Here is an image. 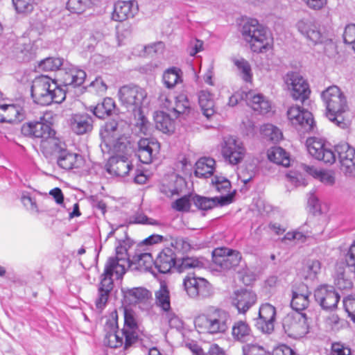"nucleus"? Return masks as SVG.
Returning a JSON list of instances; mask_svg holds the SVG:
<instances>
[{"instance_id": "nucleus-47", "label": "nucleus", "mask_w": 355, "mask_h": 355, "mask_svg": "<svg viewBox=\"0 0 355 355\" xmlns=\"http://www.w3.org/2000/svg\"><path fill=\"white\" fill-rule=\"evenodd\" d=\"M65 63L64 60L61 58L49 57L41 60L38 64V68L40 70L44 71L59 70L60 74L61 69L64 67Z\"/></svg>"}, {"instance_id": "nucleus-37", "label": "nucleus", "mask_w": 355, "mask_h": 355, "mask_svg": "<svg viewBox=\"0 0 355 355\" xmlns=\"http://www.w3.org/2000/svg\"><path fill=\"white\" fill-rule=\"evenodd\" d=\"M309 290H295L293 291L291 306L295 312H301L304 310L309 304Z\"/></svg>"}, {"instance_id": "nucleus-22", "label": "nucleus", "mask_w": 355, "mask_h": 355, "mask_svg": "<svg viewBox=\"0 0 355 355\" xmlns=\"http://www.w3.org/2000/svg\"><path fill=\"white\" fill-rule=\"evenodd\" d=\"M257 302V295L252 290H237L232 298V304L239 313H245Z\"/></svg>"}, {"instance_id": "nucleus-9", "label": "nucleus", "mask_w": 355, "mask_h": 355, "mask_svg": "<svg viewBox=\"0 0 355 355\" xmlns=\"http://www.w3.org/2000/svg\"><path fill=\"white\" fill-rule=\"evenodd\" d=\"M241 260L239 251L227 248H218L212 252L214 269L220 272L229 271L236 267Z\"/></svg>"}, {"instance_id": "nucleus-1", "label": "nucleus", "mask_w": 355, "mask_h": 355, "mask_svg": "<svg viewBox=\"0 0 355 355\" xmlns=\"http://www.w3.org/2000/svg\"><path fill=\"white\" fill-rule=\"evenodd\" d=\"M130 248L128 241H119L116 246V256L110 257L102 275L99 288H112L114 280H119L125 272L129 261L128 254Z\"/></svg>"}, {"instance_id": "nucleus-13", "label": "nucleus", "mask_w": 355, "mask_h": 355, "mask_svg": "<svg viewBox=\"0 0 355 355\" xmlns=\"http://www.w3.org/2000/svg\"><path fill=\"white\" fill-rule=\"evenodd\" d=\"M306 145L309 153L315 159L329 164L336 162V155L334 147L323 139L310 137L307 139Z\"/></svg>"}, {"instance_id": "nucleus-62", "label": "nucleus", "mask_w": 355, "mask_h": 355, "mask_svg": "<svg viewBox=\"0 0 355 355\" xmlns=\"http://www.w3.org/2000/svg\"><path fill=\"white\" fill-rule=\"evenodd\" d=\"M330 355H355L347 346L340 343H335L331 345Z\"/></svg>"}, {"instance_id": "nucleus-46", "label": "nucleus", "mask_w": 355, "mask_h": 355, "mask_svg": "<svg viewBox=\"0 0 355 355\" xmlns=\"http://www.w3.org/2000/svg\"><path fill=\"white\" fill-rule=\"evenodd\" d=\"M321 268L320 262L318 260L308 261L302 269V276L306 281L313 282L317 278Z\"/></svg>"}, {"instance_id": "nucleus-53", "label": "nucleus", "mask_w": 355, "mask_h": 355, "mask_svg": "<svg viewBox=\"0 0 355 355\" xmlns=\"http://www.w3.org/2000/svg\"><path fill=\"white\" fill-rule=\"evenodd\" d=\"M233 62L240 71L243 80L247 83L251 82L252 79V73L249 62L243 58H234Z\"/></svg>"}, {"instance_id": "nucleus-42", "label": "nucleus", "mask_w": 355, "mask_h": 355, "mask_svg": "<svg viewBox=\"0 0 355 355\" xmlns=\"http://www.w3.org/2000/svg\"><path fill=\"white\" fill-rule=\"evenodd\" d=\"M155 127L164 133H171L174 130V121L168 114L164 112H157L154 116Z\"/></svg>"}, {"instance_id": "nucleus-54", "label": "nucleus", "mask_w": 355, "mask_h": 355, "mask_svg": "<svg viewBox=\"0 0 355 355\" xmlns=\"http://www.w3.org/2000/svg\"><path fill=\"white\" fill-rule=\"evenodd\" d=\"M261 131L264 137L274 142L279 141L282 137L281 130L272 124L264 125Z\"/></svg>"}, {"instance_id": "nucleus-7", "label": "nucleus", "mask_w": 355, "mask_h": 355, "mask_svg": "<svg viewBox=\"0 0 355 355\" xmlns=\"http://www.w3.org/2000/svg\"><path fill=\"white\" fill-rule=\"evenodd\" d=\"M295 27L300 35L313 45L322 44L326 39L320 23L314 17L301 18L297 21Z\"/></svg>"}, {"instance_id": "nucleus-3", "label": "nucleus", "mask_w": 355, "mask_h": 355, "mask_svg": "<svg viewBox=\"0 0 355 355\" xmlns=\"http://www.w3.org/2000/svg\"><path fill=\"white\" fill-rule=\"evenodd\" d=\"M31 96L35 103L44 106L62 103L66 98V92L54 79L40 76L33 81Z\"/></svg>"}, {"instance_id": "nucleus-29", "label": "nucleus", "mask_w": 355, "mask_h": 355, "mask_svg": "<svg viewBox=\"0 0 355 355\" xmlns=\"http://www.w3.org/2000/svg\"><path fill=\"white\" fill-rule=\"evenodd\" d=\"M57 163L60 168L71 170L80 168L83 163V159L81 155L69 152L64 148L58 155Z\"/></svg>"}, {"instance_id": "nucleus-25", "label": "nucleus", "mask_w": 355, "mask_h": 355, "mask_svg": "<svg viewBox=\"0 0 355 355\" xmlns=\"http://www.w3.org/2000/svg\"><path fill=\"white\" fill-rule=\"evenodd\" d=\"M21 132L25 136L40 138L43 140L51 134H54V130L51 129L49 124L34 121L24 124L21 128Z\"/></svg>"}, {"instance_id": "nucleus-2", "label": "nucleus", "mask_w": 355, "mask_h": 355, "mask_svg": "<svg viewBox=\"0 0 355 355\" xmlns=\"http://www.w3.org/2000/svg\"><path fill=\"white\" fill-rule=\"evenodd\" d=\"M321 98L326 106V116L329 121L340 128H346L349 121L345 119L343 114L348 110L347 99L340 89L332 85L321 94Z\"/></svg>"}, {"instance_id": "nucleus-14", "label": "nucleus", "mask_w": 355, "mask_h": 355, "mask_svg": "<svg viewBox=\"0 0 355 355\" xmlns=\"http://www.w3.org/2000/svg\"><path fill=\"white\" fill-rule=\"evenodd\" d=\"M340 170L346 175H355V149L346 142H340L334 147Z\"/></svg>"}, {"instance_id": "nucleus-57", "label": "nucleus", "mask_w": 355, "mask_h": 355, "mask_svg": "<svg viewBox=\"0 0 355 355\" xmlns=\"http://www.w3.org/2000/svg\"><path fill=\"white\" fill-rule=\"evenodd\" d=\"M110 290H98L96 299L94 300L96 309L101 312L106 306L110 297Z\"/></svg>"}, {"instance_id": "nucleus-49", "label": "nucleus", "mask_w": 355, "mask_h": 355, "mask_svg": "<svg viewBox=\"0 0 355 355\" xmlns=\"http://www.w3.org/2000/svg\"><path fill=\"white\" fill-rule=\"evenodd\" d=\"M114 107V103L111 98H106L101 103L97 104L95 107L91 108L94 114L99 118L104 119L109 116Z\"/></svg>"}, {"instance_id": "nucleus-40", "label": "nucleus", "mask_w": 355, "mask_h": 355, "mask_svg": "<svg viewBox=\"0 0 355 355\" xmlns=\"http://www.w3.org/2000/svg\"><path fill=\"white\" fill-rule=\"evenodd\" d=\"M232 335L234 340L245 343L251 337V329L245 321H236L232 328Z\"/></svg>"}, {"instance_id": "nucleus-10", "label": "nucleus", "mask_w": 355, "mask_h": 355, "mask_svg": "<svg viewBox=\"0 0 355 355\" xmlns=\"http://www.w3.org/2000/svg\"><path fill=\"white\" fill-rule=\"evenodd\" d=\"M282 326L285 333L291 338L298 339L309 332V325L305 313L292 312L283 319Z\"/></svg>"}, {"instance_id": "nucleus-58", "label": "nucleus", "mask_w": 355, "mask_h": 355, "mask_svg": "<svg viewBox=\"0 0 355 355\" xmlns=\"http://www.w3.org/2000/svg\"><path fill=\"white\" fill-rule=\"evenodd\" d=\"M192 351L196 355H225V350L217 344H211L207 353H204L202 349L197 345L193 346Z\"/></svg>"}, {"instance_id": "nucleus-50", "label": "nucleus", "mask_w": 355, "mask_h": 355, "mask_svg": "<svg viewBox=\"0 0 355 355\" xmlns=\"http://www.w3.org/2000/svg\"><path fill=\"white\" fill-rule=\"evenodd\" d=\"M214 188L220 193L221 196L231 195L234 197V193H230L231 184L230 182L223 176L216 175L211 181Z\"/></svg>"}, {"instance_id": "nucleus-5", "label": "nucleus", "mask_w": 355, "mask_h": 355, "mask_svg": "<svg viewBox=\"0 0 355 355\" xmlns=\"http://www.w3.org/2000/svg\"><path fill=\"white\" fill-rule=\"evenodd\" d=\"M241 33L253 52L266 53L273 47L272 35L257 19L247 21L242 27Z\"/></svg>"}, {"instance_id": "nucleus-19", "label": "nucleus", "mask_w": 355, "mask_h": 355, "mask_svg": "<svg viewBox=\"0 0 355 355\" xmlns=\"http://www.w3.org/2000/svg\"><path fill=\"white\" fill-rule=\"evenodd\" d=\"M139 11V6L136 1H119L114 5L112 19L116 21H124L133 18Z\"/></svg>"}, {"instance_id": "nucleus-59", "label": "nucleus", "mask_w": 355, "mask_h": 355, "mask_svg": "<svg viewBox=\"0 0 355 355\" xmlns=\"http://www.w3.org/2000/svg\"><path fill=\"white\" fill-rule=\"evenodd\" d=\"M243 355H271L257 344H248L243 346Z\"/></svg>"}, {"instance_id": "nucleus-24", "label": "nucleus", "mask_w": 355, "mask_h": 355, "mask_svg": "<svg viewBox=\"0 0 355 355\" xmlns=\"http://www.w3.org/2000/svg\"><path fill=\"white\" fill-rule=\"evenodd\" d=\"M245 102L254 111L265 114L271 110L270 101L262 94L250 90L245 95Z\"/></svg>"}, {"instance_id": "nucleus-30", "label": "nucleus", "mask_w": 355, "mask_h": 355, "mask_svg": "<svg viewBox=\"0 0 355 355\" xmlns=\"http://www.w3.org/2000/svg\"><path fill=\"white\" fill-rule=\"evenodd\" d=\"M314 297L323 309L335 308L340 300L336 290H315Z\"/></svg>"}, {"instance_id": "nucleus-44", "label": "nucleus", "mask_w": 355, "mask_h": 355, "mask_svg": "<svg viewBox=\"0 0 355 355\" xmlns=\"http://www.w3.org/2000/svg\"><path fill=\"white\" fill-rule=\"evenodd\" d=\"M98 0H68L67 8L73 13L82 14L97 5Z\"/></svg>"}, {"instance_id": "nucleus-17", "label": "nucleus", "mask_w": 355, "mask_h": 355, "mask_svg": "<svg viewBox=\"0 0 355 355\" xmlns=\"http://www.w3.org/2000/svg\"><path fill=\"white\" fill-rule=\"evenodd\" d=\"M275 318V307L269 303L263 304L259 308L255 326L261 332L270 334L274 330Z\"/></svg>"}, {"instance_id": "nucleus-45", "label": "nucleus", "mask_w": 355, "mask_h": 355, "mask_svg": "<svg viewBox=\"0 0 355 355\" xmlns=\"http://www.w3.org/2000/svg\"><path fill=\"white\" fill-rule=\"evenodd\" d=\"M306 171L326 185L331 186L335 183V177L331 171H322L314 166H306Z\"/></svg>"}, {"instance_id": "nucleus-56", "label": "nucleus", "mask_w": 355, "mask_h": 355, "mask_svg": "<svg viewBox=\"0 0 355 355\" xmlns=\"http://www.w3.org/2000/svg\"><path fill=\"white\" fill-rule=\"evenodd\" d=\"M12 3L17 12L26 14L33 11L35 0H12Z\"/></svg>"}, {"instance_id": "nucleus-27", "label": "nucleus", "mask_w": 355, "mask_h": 355, "mask_svg": "<svg viewBox=\"0 0 355 355\" xmlns=\"http://www.w3.org/2000/svg\"><path fill=\"white\" fill-rule=\"evenodd\" d=\"M194 205L201 210L211 209L218 205H224L232 202V196L227 195L225 196L207 198L200 196H196L193 198Z\"/></svg>"}, {"instance_id": "nucleus-35", "label": "nucleus", "mask_w": 355, "mask_h": 355, "mask_svg": "<svg viewBox=\"0 0 355 355\" xmlns=\"http://www.w3.org/2000/svg\"><path fill=\"white\" fill-rule=\"evenodd\" d=\"M216 162L211 157H201L196 163L195 175L200 178H207L211 176L215 170Z\"/></svg>"}, {"instance_id": "nucleus-48", "label": "nucleus", "mask_w": 355, "mask_h": 355, "mask_svg": "<svg viewBox=\"0 0 355 355\" xmlns=\"http://www.w3.org/2000/svg\"><path fill=\"white\" fill-rule=\"evenodd\" d=\"M164 49V44L162 42H157L146 46L138 45L135 49L134 54L138 56L153 55L162 53Z\"/></svg>"}, {"instance_id": "nucleus-16", "label": "nucleus", "mask_w": 355, "mask_h": 355, "mask_svg": "<svg viewBox=\"0 0 355 355\" xmlns=\"http://www.w3.org/2000/svg\"><path fill=\"white\" fill-rule=\"evenodd\" d=\"M291 123L300 130L308 132L313 129L314 120L312 114L300 106H291L287 111Z\"/></svg>"}, {"instance_id": "nucleus-34", "label": "nucleus", "mask_w": 355, "mask_h": 355, "mask_svg": "<svg viewBox=\"0 0 355 355\" xmlns=\"http://www.w3.org/2000/svg\"><path fill=\"white\" fill-rule=\"evenodd\" d=\"M156 304L164 311L166 312V316L170 325L178 321V318L170 312L171 301L169 290H158L155 293Z\"/></svg>"}, {"instance_id": "nucleus-12", "label": "nucleus", "mask_w": 355, "mask_h": 355, "mask_svg": "<svg viewBox=\"0 0 355 355\" xmlns=\"http://www.w3.org/2000/svg\"><path fill=\"white\" fill-rule=\"evenodd\" d=\"M221 153L226 162L231 165L241 163L246 154V149L243 142L234 137L223 138L221 144Z\"/></svg>"}, {"instance_id": "nucleus-61", "label": "nucleus", "mask_w": 355, "mask_h": 355, "mask_svg": "<svg viewBox=\"0 0 355 355\" xmlns=\"http://www.w3.org/2000/svg\"><path fill=\"white\" fill-rule=\"evenodd\" d=\"M191 207L190 196H184L176 200L173 204L172 207L179 211H188Z\"/></svg>"}, {"instance_id": "nucleus-4", "label": "nucleus", "mask_w": 355, "mask_h": 355, "mask_svg": "<svg viewBox=\"0 0 355 355\" xmlns=\"http://www.w3.org/2000/svg\"><path fill=\"white\" fill-rule=\"evenodd\" d=\"M141 331L132 313L125 311L124 325L121 331H110L106 334L103 340L104 345L111 348L124 346L128 349L138 342Z\"/></svg>"}, {"instance_id": "nucleus-38", "label": "nucleus", "mask_w": 355, "mask_h": 355, "mask_svg": "<svg viewBox=\"0 0 355 355\" xmlns=\"http://www.w3.org/2000/svg\"><path fill=\"white\" fill-rule=\"evenodd\" d=\"M183 73L178 67H173L164 71L162 76V82L168 89H173L183 81Z\"/></svg>"}, {"instance_id": "nucleus-23", "label": "nucleus", "mask_w": 355, "mask_h": 355, "mask_svg": "<svg viewBox=\"0 0 355 355\" xmlns=\"http://www.w3.org/2000/svg\"><path fill=\"white\" fill-rule=\"evenodd\" d=\"M184 184L185 181L183 178L172 173L163 179L159 191L167 197H173L180 194Z\"/></svg>"}, {"instance_id": "nucleus-33", "label": "nucleus", "mask_w": 355, "mask_h": 355, "mask_svg": "<svg viewBox=\"0 0 355 355\" xmlns=\"http://www.w3.org/2000/svg\"><path fill=\"white\" fill-rule=\"evenodd\" d=\"M71 130L77 135L85 134L92 129V120L88 114H74L70 119Z\"/></svg>"}, {"instance_id": "nucleus-41", "label": "nucleus", "mask_w": 355, "mask_h": 355, "mask_svg": "<svg viewBox=\"0 0 355 355\" xmlns=\"http://www.w3.org/2000/svg\"><path fill=\"white\" fill-rule=\"evenodd\" d=\"M21 110L15 105H0V122L13 123L21 120Z\"/></svg>"}, {"instance_id": "nucleus-64", "label": "nucleus", "mask_w": 355, "mask_h": 355, "mask_svg": "<svg viewBox=\"0 0 355 355\" xmlns=\"http://www.w3.org/2000/svg\"><path fill=\"white\" fill-rule=\"evenodd\" d=\"M345 261L349 270L355 274V241L350 245L345 255Z\"/></svg>"}, {"instance_id": "nucleus-52", "label": "nucleus", "mask_w": 355, "mask_h": 355, "mask_svg": "<svg viewBox=\"0 0 355 355\" xmlns=\"http://www.w3.org/2000/svg\"><path fill=\"white\" fill-rule=\"evenodd\" d=\"M208 284L207 279L197 277L194 273L188 274L183 279L184 288H203Z\"/></svg>"}, {"instance_id": "nucleus-31", "label": "nucleus", "mask_w": 355, "mask_h": 355, "mask_svg": "<svg viewBox=\"0 0 355 355\" xmlns=\"http://www.w3.org/2000/svg\"><path fill=\"white\" fill-rule=\"evenodd\" d=\"M123 122L112 120L105 123L101 130V136L106 145H111L123 132Z\"/></svg>"}, {"instance_id": "nucleus-26", "label": "nucleus", "mask_w": 355, "mask_h": 355, "mask_svg": "<svg viewBox=\"0 0 355 355\" xmlns=\"http://www.w3.org/2000/svg\"><path fill=\"white\" fill-rule=\"evenodd\" d=\"M132 165L127 156H112L107 164V171L109 173L116 176L124 177L132 169Z\"/></svg>"}, {"instance_id": "nucleus-21", "label": "nucleus", "mask_w": 355, "mask_h": 355, "mask_svg": "<svg viewBox=\"0 0 355 355\" xmlns=\"http://www.w3.org/2000/svg\"><path fill=\"white\" fill-rule=\"evenodd\" d=\"M142 250L137 248L135 255L129 261L127 267L130 270L143 272L151 270L154 264L153 257L147 250H144V252H142Z\"/></svg>"}, {"instance_id": "nucleus-60", "label": "nucleus", "mask_w": 355, "mask_h": 355, "mask_svg": "<svg viewBox=\"0 0 355 355\" xmlns=\"http://www.w3.org/2000/svg\"><path fill=\"white\" fill-rule=\"evenodd\" d=\"M171 245L175 250L182 253L189 252L191 248V245L188 239L182 237L173 239L171 242Z\"/></svg>"}, {"instance_id": "nucleus-51", "label": "nucleus", "mask_w": 355, "mask_h": 355, "mask_svg": "<svg viewBox=\"0 0 355 355\" xmlns=\"http://www.w3.org/2000/svg\"><path fill=\"white\" fill-rule=\"evenodd\" d=\"M207 261L203 257H185L180 260V269L202 268L207 266Z\"/></svg>"}, {"instance_id": "nucleus-18", "label": "nucleus", "mask_w": 355, "mask_h": 355, "mask_svg": "<svg viewBox=\"0 0 355 355\" xmlns=\"http://www.w3.org/2000/svg\"><path fill=\"white\" fill-rule=\"evenodd\" d=\"M137 156L141 162L150 164L159 152V143L154 139L142 138L138 144Z\"/></svg>"}, {"instance_id": "nucleus-32", "label": "nucleus", "mask_w": 355, "mask_h": 355, "mask_svg": "<svg viewBox=\"0 0 355 355\" xmlns=\"http://www.w3.org/2000/svg\"><path fill=\"white\" fill-rule=\"evenodd\" d=\"M54 134H51L46 138L41 140L40 147L44 154L46 156L53 154H59L62 150H64L66 146L59 138L55 137Z\"/></svg>"}, {"instance_id": "nucleus-28", "label": "nucleus", "mask_w": 355, "mask_h": 355, "mask_svg": "<svg viewBox=\"0 0 355 355\" xmlns=\"http://www.w3.org/2000/svg\"><path fill=\"white\" fill-rule=\"evenodd\" d=\"M155 267L161 273H167L176 264L175 255L171 248H166L161 251L154 261Z\"/></svg>"}, {"instance_id": "nucleus-6", "label": "nucleus", "mask_w": 355, "mask_h": 355, "mask_svg": "<svg viewBox=\"0 0 355 355\" xmlns=\"http://www.w3.org/2000/svg\"><path fill=\"white\" fill-rule=\"evenodd\" d=\"M121 104L132 111H140L142 106L147 103V92L136 85H124L118 92Z\"/></svg>"}, {"instance_id": "nucleus-43", "label": "nucleus", "mask_w": 355, "mask_h": 355, "mask_svg": "<svg viewBox=\"0 0 355 355\" xmlns=\"http://www.w3.org/2000/svg\"><path fill=\"white\" fill-rule=\"evenodd\" d=\"M268 157L270 161L284 166H288L290 157L284 149L279 146H273L268 149Z\"/></svg>"}, {"instance_id": "nucleus-8", "label": "nucleus", "mask_w": 355, "mask_h": 355, "mask_svg": "<svg viewBox=\"0 0 355 355\" xmlns=\"http://www.w3.org/2000/svg\"><path fill=\"white\" fill-rule=\"evenodd\" d=\"M158 101L162 107L173 113L175 117L180 114H187L191 110L188 96L184 93L174 97L168 92L163 91L159 96Z\"/></svg>"}, {"instance_id": "nucleus-39", "label": "nucleus", "mask_w": 355, "mask_h": 355, "mask_svg": "<svg viewBox=\"0 0 355 355\" xmlns=\"http://www.w3.org/2000/svg\"><path fill=\"white\" fill-rule=\"evenodd\" d=\"M109 146L112 147L114 153V156L123 157V155L129 157L133 151V146L129 139L125 136L118 137Z\"/></svg>"}, {"instance_id": "nucleus-15", "label": "nucleus", "mask_w": 355, "mask_h": 355, "mask_svg": "<svg viewBox=\"0 0 355 355\" xmlns=\"http://www.w3.org/2000/svg\"><path fill=\"white\" fill-rule=\"evenodd\" d=\"M284 82L293 99L304 102L308 98L311 92L309 85L300 75L288 72L284 77Z\"/></svg>"}, {"instance_id": "nucleus-11", "label": "nucleus", "mask_w": 355, "mask_h": 355, "mask_svg": "<svg viewBox=\"0 0 355 355\" xmlns=\"http://www.w3.org/2000/svg\"><path fill=\"white\" fill-rule=\"evenodd\" d=\"M230 315L223 310H216L209 315H202L196 320V325L204 327L209 334L225 332L227 329Z\"/></svg>"}, {"instance_id": "nucleus-20", "label": "nucleus", "mask_w": 355, "mask_h": 355, "mask_svg": "<svg viewBox=\"0 0 355 355\" xmlns=\"http://www.w3.org/2000/svg\"><path fill=\"white\" fill-rule=\"evenodd\" d=\"M86 72L70 63L66 62L61 69V80L65 86L69 85L74 87L81 85L85 78Z\"/></svg>"}, {"instance_id": "nucleus-63", "label": "nucleus", "mask_w": 355, "mask_h": 355, "mask_svg": "<svg viewBox=\"0 0 355 355\" xmlns=\"http://www.w3.org/2000/svg\"><path fill=\"white\" fill-rule=\"evenodd\" d=\"M343 304L349 316L355 322V295H349L345 298Z\"/></svg>"}, {"instance_id": "nucleus-55", "label": "nucleus", "mask_w": 355, "mask_h": 355, "mask_svg": "<svg viewBox=\"0 0 355 355\" xmlns=\"http://www.w3.org/2000/svg\"><path fill=\"white\" fill-rule=\"evenodd\" d=\"M129 223L131 224H141L150 225H160V223L157 220L148 218L143 212L137 211L132 215L129 218Z\"/></svg>"}, {"instance_id": "nucleus-36", "label": "nucleus", "mask_w": 355, "mask_h": 355, "mask_svg": "<svg viewBox=\"0 0 355 355\" xmlns=\"http://www.w3.org/2000/svg\"><path fill=\"white\" fill-rule=\"evenodd\" d=\"M198 103L202 114L209 118L215 113L213 94L208 90H200L198 93Z\"/></svg>"}]
</instances>
